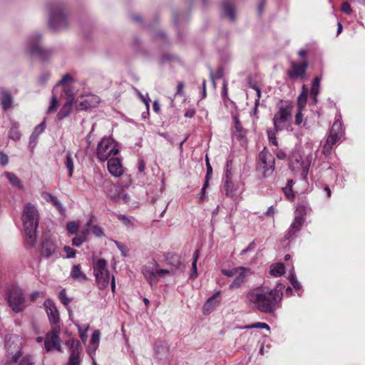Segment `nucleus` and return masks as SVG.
<instances>
[{
	"instance_id": "f257e3e1",
	"label": "nucleus",
	"mask_w": 365,
	"mask_h": 365,
	"mask_svg": "<svg viewBox=\"0 0 365 365\" xmlns=\"http://www.w3.org/2000/svg\"><path fill=\"white\" fill-rule=\"evenodd\" d=\"M284 288V285L280 283L274 289L257 287L247 293V302L262 313L272 314L281 306Z\"/></svg>"
},
{
	"instance_id": "f03ea898",
	"label": "nucleus",
	"mask_w": 365,
	"mask_h": 365,
	"mask_svg": "<svg viewBox=\"0 0 365 365\" xmlns=\"http://www.w3.org/2000/svg\"><path fill=\"white\" fill-rule=\"evenodd\" d=\"M24 227V241L29 247L36 244V230L38 225L39 214L34 205L26 203L23 208L21 217Z\"/></svg>"
},
{
	"instance_id": "7ed1b4c3",
	"label": "nucleus",
	"mask_w": 365,
	"mask_h": 365,
	"mask_svg": "<svg viewBox=\"0 0 365 365\" xmlns=\"http://www.w3.org/2000/svg\"><path fill=\"white\" fill-rule=\"evenodd\" d=\"M48 11V25L52 29L58 31L68 27L70 19L62 3L54 2L50 4Z\"/></svg>"
},
{
	"instance_id": "20e7f679",
	"label": "nucleus",
	"mask_w": 365,
	"mask_h": 365,
	"mask_svg": "<svg viewBox=\"0 0 365 365\" xmlns=\"http://www.w3.org/2000/svg\"><path fill=\"white\" fill-rule=\"evenodd\" d=\"M292 106L286 103L279 106L278 111L274 114L273 123L276 132L288 130L292 120Z\"/></svg>"
},
{
	"instance_id": "39448f33",
	"label": "nucleus",
	"mask_w": 365,
	"mask_h": 365,
	"mask_svg": "<svg viewBox=\"0 0 365 365\" xmlns=\"http://www.w3.org/2000/svg\"><path fill=\"white\" fill-rule=\"evenodd\" d=\"M119 153L117 143L110 137L103 138L97 145L96 156L99 161L105 162L111 155Z\"/></svg>"
},
{
	"instance_id": "423d86ee",
	"label": "nucleus",
	"mask_w": 365,
	"mask_h": 365,
	"mask_svg": "<svg viewBox=\"0 0 365 365\" xmlns=\"http://www.w3.org/2000/svg\"><path fill=\"white\" fill-rule=\"evenodd\" d=\"M312 160V155L310 154L304 158L299 153H294L290 158L289 168L294 173H300L303 180L307 178L309 167Z\"/></svg>"
},
{
	"instance_id": "0eeeda50",
	"label": "nucleus",
	"mask_w": 365,
	"mask_h": 365,
	"mask_svg": "<svg viewBox=\"0 0 365 365\" xmlns=\"http://www.w3.org/2000/svg\"><path fill=\"white\" fill-rule=\"evenodd\" d=\"M275 160L274 157L264 149L259 153L257 170L263 178L271 176L274 170Z\"/></svg>"
},
{
	"instance_id": "6e6552de",
	"label": "nucleus",
	"mask_w": 365,
	"mask_h": 365,
	"mask_svg": "<svg viewBox=\"0 0 365 365\" xmlns=\"http://www.w3.org/2000/svg\"><path fill=\"white\" fill-rule=\"evenodd\" d=\"M106 266L107 262L104 259H99L93 264L96 282L97 287L100 289H104L109 283L110 274Z\"/></svg>"
},
{
	"instance_id": "1a4fd4ad",
	"label": "nucleus",
	"mask_w": 365,
	"mask_h": 365,
	"mask_svg": "<svg viewBox=\"0 0 365 365\" xmlns=\"http://www.w3.org/2000/svg\"><path fill=\"white\" fill-rule=\"evenodd\" d=\"M8 303L16 313L22 312L26 307L23 289L18 287H13L9 292Z\"/></svg>"
},
{
	"instance_id": "9d476101",
	"label": "nucleus",
	"mask_w": 365,
	"mask_h": 365,
	"mask_svg": "<svg viewBox=\"0 0 365 365\" xmlns=\"http://www.w3.org/2000/svg\"><path fill=\"white\" fill-rule=\"evenodd\" d=\"M341 135L342 123L339 120H336L330 130L325 144L323 145L322 153L324 155H329L331 153L333 145L341 138Z\"/></svg>"
},
{
	"instance_id": "9b49d317",
	"label": "nucleus",
	"mask_w": 365,
	"mask_h": 365,
	"mask_svg": "<svg viewBox=\"0 0 365 365\" xmlns=\"http://www.w3.org/2000/svg\"><path fill=\"white\" fill-rule=\"evenodd\" d=\"M41 34L35 33L32 34L27 43V49L31 55H36L42 59L48 57L50 53L45 50L41 45Z\"/></svg>"
},
{
	"instance_id": "f8f14e48",
	"label": "nucleus",
	"mask_w": 365,
	"mask_h": 365,
	"mask_svg": "<svg viewBox=\"0 0 365 365\" xmlns=\"http://www.w3.org/2000/svg\"><path fill=\"white\" fill-rule=\"evenodd\" d=\"M74 101V108L83 110L96 107L100 103V98L98 96L90 94L77 98Z\"/></svg>"
},
{
	"instance_id": "ddd939ff",
	"label": "nucleus",
	"mask_w": 365,
	"mask_h": 365,
	"mask_svg": "<svg viewBox=\"0 0 365 365\" xmlns=\"http://www.w3.org/2000/svg\"><path fill=\"white\" fill-rule=\"evenodd\" d=\"M43 305L52 327H58V324L60 322L59 312L53 301L48 299L44 302Z\"/></svg>"
},
{
	"instance_id": "4468645a",
	"label": "nucleus",
	"mask_w": 365,
	"mask_h": 365,
	"mask_svg": "<svg viewBox=\"0 0 365 365\" xmlns=\"http://www.w3.org/2000/svg\"><path fill=\"white\" fill-rule=\"evenodd\" d=\"M308 63L303 62L301 64H298L295 62L291 63V69L287 71L288 76L293 79L298 78H303L306 73Z\"/></svg>"
},
{
	"instance_id": "2eb2a0df",
	"label": "nucleus",
	"mask_w": 365,
	"mask_h": 365,
	"mask_svg": "<svg viewBox=\"0 0 365 365\" xmlns=\"http://www.w3.org/2000/svg\"><path fill=\"white\" fill-rule=\"evenodd\" d=\"M41 255L46 258L58 257V251L55 242L49 239L45 240L42 243Z\"/></svg>"
},
{
	"instance_id": "dca6fc26",
	"label": "nucleus",
	"mask_w": 365,
	"mask_h": 365,
	"mask_svg": "<svg viewBox=\"0 0 365 365\" xmlns=\"http://www.w3.org/2000/svg\"><path fill=\"white\" fill-rule=\"evenodd\" d=\"M304 222V218L302 216H295L293 222H292L288 231L284 235L286 240H289L297 232H298Z\"/></svg>"
},
{
	"instance_id": "f3484780",
	"label": "nucleus",
	"mask_w": 365,
	"mask_h": 365,
	"mask_svg": "<svg viewBox=\"0 0 365 365\" xmlns=\"http://www.w3.org/2000/svg\"><path fill=\"white\" fill-rule=\"evenodd\" d=\"M107 160L109 173L115 177H120L123 174V168L120 160L118 158H111Z\"/></svg>"
},
{
	"instance_id": "a211bd4d",
	"label": "nucleus",
	"mask_w": 365,
	"mask_h": 365,
	"mask_svg": "<svg viewBox=\"0 0 365 365\" xmlns=\"http://www.w3.org/2000/svg\"><path fill=\"white\" fill-rule=\"evenodd\" d=\"M249 269L245 267V269L240 270L239 272L235 276V279L230 284V289L234 290L241 287L247 281V272Z\"/></svg>"
},
{
	"instance_id": "6ab92c4d",
	"label": "nucleus",
	"mask_w": 365,
	"mask_h": 365,
	"mask_svg": "<svg viewBox=\"0 0 365 365\" xmlns=\"http://www.w3.org/2000/svg\"><path fill=\"white\" fill-rule=\"evenodd\" d=\"M74 98L69 96L57 114L58 120H61L70 115L73 108H74Z\"/></svg>"
},
{
	"instance_id": "aec40b11",
	"label": "nucleus",
	"mask_w": 365,
	"mask_h": 365,
	"mask_svg": "<svg viewBox=\"0 0 365 365\" xmlns=\"http://www.w3.org/2000/svg\"><path fill=\"white\" fill-rule=\"evenodd\" d=\"M59 332V327H53L46 336V337H48V340L53 346L58 351H60L61 349Z\"/></svg>"
},
{
	"instance_id": "412c9836",
	"label": "nucleus",
	"mask_w": 365,
	"mask_h": 365,
	"mask_svg": "<svg viewBox=\"0 0 365 365\" xmlns=\"http://www.w3.org/2000/svg\"><path fill=\"white\" fill-rule=\"evenodd\" d=\"M0 103L4 111L8 110L12 106L13 97L6 90H0Z\"/></svg>"
},
{
	"instance_id": "4be33fe9",
	"label": "nucleus",
	"mask_w": 365,
	"mask_h": 365,
	"mask_svg": "<svg viewBox=\"0 0 365 365\" xmlns=\"http://www.w3.org/2000/svg\"><path fill=\"white\" fill-rule=\"evenodd\" d=\"M42 197L46 201L51 202L53 205L55 206L61 213H63L65 212V208L62 205L60 200L58 199L56 196L53 195L52 193L43 192Z\"/></svg>"
},
{
	"instance_id": "5701e85b",
	"label": "nucleus",
	"mask_w": 365,
	"mask_h": 365,
	"mask_svg": "<svg viewBox=\"0 0 365 365\" xmlns=\"http://www.w3.org/2000/svg\"><path fill=\"white\" fill-rule=\"evenodd\" d=\"M222 15L231 21H235V10L233 5L230 1H226L222 4Z\"/></svg>"
},
{
	"instance_id": "b1692460",
	"label": "nucleus",
	"mask_w": 365,
	"mask_h": 365,
	"mask_svg": "<svg viewBox=\"0 0 365 365\" xmlns=\"http://www.w3.org/2000/svg\"><path fill=\"white\" fill-rule=\"evenodd\" d=\"M78 343L76 346H73L70 351V356L66 365H81V359L80 358V351L78 349Z\"/></svg>"
},
{
	"instance_id": "393cba45",
	"label": "nucleus",
	"mask_w": 365,
	"mask_h": 365,
	"mask_svg": "<svg viewBox=\"0 0 365 365\" xmlns=\"http://www.w3.org/2000/svg\"><path fill=\"white\" fill-rule=\"evenodd\" d=\"M142 272L150 284L153 283L155 284L158 282L155 268L150 266H144L143 267Z\"/></svg>"
},
{
	"instance_id": "a878e982",
	"label": "nucleus",
	"mask_w": 365,
	"mask_h": 365,
	"mask_svg": "<svg viewBox=\"0 0 365 365\" xmlns=\"http://www.w3.org/2000/svg\"><path fill=\"white\" fill-rule=\"evenodd\" d=\"M165 261L168 264L175 269H180L181 266L184 267V265H182L180 261V256L175 253H168L165 255Z\"/></svg>"
},
{
	"instance_id": "bb28decb",
	"label": "nucleus",
	"mask_w": 365,
	"mask_h": 365,
	"mask_svg": "<svg viewBox=\"0 0 365 365\" xmlns=\"http://www.w3.org/2000/svg\"><path fill=\"white\" fill-rule=\"evenodd\" d=\"M71 277L79 282H83L87 279L86 275L81 271V266L79 264H75L72 267Z\"/></svg>"
},
{
	"instance_id": "cd10ccee",
	"label": "nucleus",
	"mask_w": 365,
	"mask_h": 365,
	"mask_svg": "<svg viewBox=\"0 0 365 365\" xmlns=\"http://www.w3.org/2000/svg\"><path fill=\"white\" fill-rule=\"evenodd\" d=\"M4 175L12 186H14L18 189H20V190L24 189V186L21 184L20 180L14 173H10V172H6L4 173Z\"/></svg>"
},
{
	"instance_id": "c85d7f7f",
	"label": "nucleus",
	"mask_w": 365,
	"mask_h": 365,
	"mask_svg": "<svg viewBox=\"0 0 365 365\" xmlns=\"http://www.w3.org/2000/svg\"><path fill=\"white\" fill-rule=\"evenodd\" d=\"M72 77L69 74H66L63 76L61 80H60L58 83L56 84V87L62 86L65 93H66L68 96H73V93L70 91L68 86L66 85V83H68V81H72Z\"/></svg>"
},
{
	"instance_id": "c756f323",
	"label": "nucleus",
	"mask_w": 365,
	"mask_h": 365,
	"mask_svg": "<svg viewBox=\"0 0 365 365\" xmlns=\"http://www.w3.org/2000/svg\"><path fill=\"white\" fill-rule=\"evenodd\" d=\"M200 251L196 250L192 256V272L190 274V277L193 279H195L198 276L197 269V262L199 257Z\"/></svg>"
},
{
	"instance_id": "7c9ffc66",
	"label": "nucleus",
	"mask_w": 365,
	"mask_h": 365,
	"mask_svg": "<svg viewBox=\"0 0 365 365\" xmlns=\"http://www.w3.org/2000/svg\"><path fill=\"white\" fill-rule=\"evenodd\" d=\"M225 190L227 196L232 197L237 190V187L231 180H225Z\"/></svg>"
},
{
	"instance_id": "2f4dec72",
	"label": "nucleus",
	"mask_w": 365,
	"mask_h": 365,
	"mask_svg": "<svg viewBox=\"0 0 365 365\" xmlns=\"http://www.w3.org/2000/svg\"><path fill=\"white\" fill-rule=\"evenodd\" d=\"M19 124L18 123H14L10 128L9 136L10 138L17 140L21 138V133L19 130Z\"/></svg>"
},
{
	"instance_id": "473e14b6",
	"label": "nucleus",
	"mask_w": 365,
	"mask_h": 365,
	"mask_svg": "<svg viewBox=\"0 0 365 365\" xmlns=\"http://www.w3.org/2000/svg\"><path fill=\"white\" fill-rule=\"evenodd\" d=\"M271 274L275 277H279L284 273V266L282 263L272 264L270 268Z\"/></svg>"
},
{
	"instance_id": "72a5a7b5",
	"label": "nucleus",
	"mask_w": 365,
	"mask_h": 365,
	"mask_svg": "<svg viewBox=\"0 0 365 365\" xmlns=\"http://www.w3.org/2000/svg\"><path fill=\"white\" fill-rule=\"evenodd\" d=\"M65 165L68 170V177L71 178L74 169L73 160L71 153L68 152L66 154Z\"/></svg>"
},
{
	"instance_id": "f704fd0d",
	"label": "nucleus",
	"mask_w": 365,
	"mask_h": 365,
	"mask_svg": "<svg viewBox=\"0 0 365 365\" xmlns=\"http://www.w3.org/2000/svg\"><path fill=\"white\" fill-rule=\"evenodd\" d=\"M233 118L235 122V129L236 132L238 133V134L237 135V138L238 139H242L245 138V133L243 130V128L240 123V119L237 115H234Z\"/></svg>"
},
{
	"instance_id": "c9c22d12",
	"label": "nucleus",
	"mask_w": 365,
	"mask_h": 365,
	"mask_svg": "<svg viewBox=\"0 0 365 365\" xmlns=\"http://www.w3.org/2000/svg\"><path fill=\"white\" fill-rule=\"evenodd\" d=\"M252 334V332L248 331L242 333L239 337L236 339L235 344L238 345H246L248 343Z\"/></svg>"
},
{
	"instance_id": "e433bc0d",
	"label": "nucleus",
	"mask_w": 365,
	"mask_h": 365,
	"mask_svg": "<svg viewBox=\"0 0 365 365\" xmlns=\"http://www.w3.org/2000/svg\"><path fill=\"white\" fill-rule=\"evenodd\" d=\"M92 220H89L82 227L80 232L78 233V235L85 238L87 240L88 237L91 234Z\"/></svg>"
},
{
	"instance_id": "4c0bfd02",
	"label": "nucleus",
	"mask_w": 365,
	"mask_h": 365,
	"mask_svg": "<svg viewBox=\"0 0 365 365\" xmlns=\"http://www.w3.org/2000/svg\"><path fill=\"white\" fill-rule=\"evenodd\" d=\"M237 328L240 329H267L268 331L270 329L269 326L267 324L264 323V322H257V323L252 324L251 325H247V326H245V327H237Z\"/></svg>"
},
{
	"instance_id": "58836bf2",
	"label": "nucleus",
	"mask_w": 365,
	"mask_h": 365,
	"mask_svg": "<svg viewBox=\"0 0 365 365\" xmlns=\"http://www.w3.org/2000/svg\"><path fill=\"white\" fill-rule=\"evenodd\" d=\"M46 128V123L43 120L41 122L39 125H38L33 131L32 134L31 135L30 139L31 140H36L38 135L45 130Z\"/></svg>"
},
{
	"instance_id": "ea45409f",
	"label": "nucleus",
	"mask_w": 365,
	"mask_h": 365,
	"mask_svg": "<svg viewBox=\"0 0 365 365\" xmlns=\"http://www.w3.org/2000/svg\"><path fill=\"white\" fill-rule=\"evenodd\" d=\"M320 81H321L320 77L317 76L314 78V79L312 82V88H311V91H310L312 96H317L318 95L319 91Z\"/></svg>"
},
{
	"instance_id": "a19ab883",
	"label": "nucleus",
	"mask_w": 365,
	"mask_h": 365,
	"mask_svg": "<svg viewBox=\"0 0 365 365\" xmlns=\"http://www.w3.org/2000/svg\"><path fill=\"white\" fill-rule=\"evenodd\" d=\"M100 334L101 333L99 330H95L92 334L91 344L93 347L94 351H96L98 346Z\"/></svg>"
},
{
	"instance_id": "79ce46f5",
	"label": "nucleus",
	"mask_w": 365,
	"mask_h": 365,
	"mask_svg": "<svg viewBox=\"0 0 365 365\" xmlns=\"http://www.w3.org/2000/svg\"><path fill=\"white\" fill-rule=\"evenodd\" d=\"M242 269H245V267H237L231 269H222L221 272L224 275L229 277H235L240 270Z\"/></svg>"
},
{
	"instance_id": "37998d69",
	"label": "nucleus",
	"mask_w": 365,
	"mask_h": 365,
	"mask_svg": "<svg viewBox=\"0 0 365 365\" xmlns=\"http://www.w3.org/2000/svg\"><path fill=\"white\" fill-rule=\"evenodd\" d=\"M307 93L302 91L297 98V108L303 109L307 103Z\"/></svg>"
},
{
	"instance_id": "c03bdc74",
	"label": "nucleus",
	"mask_w": 365,
	"mask_h": 365,
	"mask_svg": "<svg viewBox=\"0 0 365 365\" xmlns=\"http://www.w3.org/2000/svg\"><path fill=\"white\" fill-rule=\"evenodd\" d=\"M66 230L70 235L78 234V225L73 221L68 222L66 224Z\"/></svg>"
},
{
	"instance_id": "a18cd8bd",
	"label": "nucleus",
	"mask_w": 365,
	"mask_h": 365,
	"mask_svg": "<svg viewBox=\"0 0 365 365\" xmlns=\"http://www.w3.org/2000/svg\"><path fill=\"white\" fill-rule=\"evenodd\" d=\"M220 295V292H217L214 295L210 297L204 305L205 310H209L212 307L215 305V299L216 297Z\"/></svg>"
},
{
	"instance_id": "49530a36",
	"label": "nucleus",
	"mask_w": 365,
	"mask_h": 365,
	"mask_svg": "<svg viewBox=\"0 0 365 365\" xmlns=\"http://www.w3.org/2000/svg\"><path fill=\"white\" fill-rule=\"evenodd\" d=\"M58 98L56 95L53 94L51 100L50 105L48 108V112L52 113L56 110V108L58 107Z\"/></svg>"
},
{
	"instance_id": "de8ad7c7",
	"label": "nucleus",
	"mask_w": 365,
	"mask_h": 365,
	"mask_svg": "<svg viewBox=\"0 0 365 365\" xmlns=\"http://www.w3.org/2000/svg\"><path fill=\"white\" fill-rule=\"evenodd\" d=\"M88 326L81 327L80 325H78L79 336L83 341H86L87 339V331L88 329Z\"/></svg>"
},
{
	"instance_id": "09e8293b",
	"label": "nucleus",
	"mask_w": 365,
	"mask_h": 365,
	"mask_svg": "<svg viewBox=\"0 0 365 365\" xmlns=\"http://www.w3.org/2000/svg\"><path fill=\"white\" fill-rule=\"evenodd\" d=\"M114 242L117 247L118 248V250L120 251L122 256L127 257L128 251L127 246L116 240H115Z\"/></svg>"
},
{
	"instance_id": "8fccbe9b",
	"label": "nucleus",
	"mask_w": 365,
	"mask_h": 365,
	"mask_svg": "<svg viewBox=\"0 0 365 365\" xmlns=\"http://www.w3.org/2000/svg\"><path fill=\"white\" fill-rule=\"evenodd\" d=\"M59 299L64 305H68L71 302V299L66 295V290L63 289L59 293Z\"/></svg>"
},
{
	"instance_id": "3c124183",
	"label": "nucleus",
	"mask_w": 365,
	"mask_h": 365,
	"mask_svg": "<svg viewBox=\"0 0 365 365\" xmlns=\"http://www.w3.org/2000/svg\"><path fill=\"white\" fill-rule=\"evenodd\" d=\"M86 241L85 238L76 234V237L72 240V245L76 247H80Z\"/></svg>"
},
{
	"instance_id": "603ef678",
	"label": "nucleus",
	"mask_w": 365,
	"mask_h": 365,
	"mask_svg": "<svg viewBox=\"0 0 365 365\" xmlns=\"http://www.w3.org/2000/svg\"><path fill=\"white\" fill-rule=\"evenodd\" d=\"M34 364V361L32 357L29 355H26L20 361L19 365H33Z\"/></svg>"
},
{
	"instance_id": "864d4df0",
	"label": "nucleus",
	"mask_w": 365,
	"mask_h": 365,
	"mask_svg": "<svg viewBox=\"0 0 365 365\" xmlns=\"http://www.w3.org/2000/svg\"><path fill=\"white\" fill-rule=\"evenodd\" d=\"M64 251L66 253V258H73L76 256V251L69 246H65L63 247Z\"/></svg>"
},
{
	"instance_id": "5fc2aeb1",
	"label": "nucleus",
	"mask_w": 365,
	"mask_h": 365,
	"mask_svg": "<svg viewBox=\"0 0 365 365\" xmlns=\"http://www.w3.org/2000/svg\"><path fill=\"white\" fill-rule=\"evenodd\" d=\"M289 281L293 287L297 290L299 291L301 289V284L296 279V277L294 274H291L289 277Z\"/></svg>"
},
{
	"instance_id": "6e6d98bb",
	"label": "nucleus",
	"mask_w": 365,
	"mask_h": 365,
	"mask_svg": "<svg viewBox=\"0 0 365 365\" xmlns=\"http://www.w3.org/2000/svg\"><path fill=\"white\" fill-rule=\"evenodd\" d=\"M341 11L348 15L351 14L353 11L350 4L348 2H344L342 4Z\"/></svg>"
},
{
	"instance_id": "4d7b16f0",
	"label": "nucleus",
	"mask_w": 365,
	"mask_h": 365,
	"mask_svg": "<svg viewBox=\"0 0 365 365\" xmlns=\"http://www.w3.org/2000/svg\"><path fill=\"white\" fill-rule=\"evenodd\" d=\"M302 110L301 108H298V111L297 114L295 115V124L297 125H299L302 124L303 121V115H302Z\"/></svg>"
},
{
	"instance_id": "13d9d810",
	"label": "nucleus",
	"mask_w": 365,
	"mask_h": 365,
	"mask_svg": "<svg viewBox=\"0 0 365 365\" xmlns=\"http://www.w3.org/2000/svg\"><path fill=\"white\" fill-rule=\"evenodd\" d=\"M92 230H93V232L94 233V235L97 237H101L104 235L103 229L101 227H99L98 225H93L92 227Z\"/></svg>"
},
{
	"instance_id": "bf43d9fd",
	"label": "nucleus",
	"mask_w": 365,
	"mask_h": 365,
	"mask_svg": "<svg viewBox=\"0 0 365 365\" xmlns=\"http://www.w3.org/2000/svg\"><path fill=\"white\" fill-rule=\"evenodd\" d=\"M267 135H268L269 142L272 144L277 146L278 145V143H277V138L275 136V133L274 132H272V130H267Z\"/></svg>"
},
{
	"instance_id": "052dcab7",
	"label": "nucleus",
	"mask_w": 365,
	"mask_h": 365,
	"mask_svg": "<svg viewBox=\"0 0 365 365\" xmlns=\"http://www.w3.org/2000/svg\"><path fill=\"white\" fill-rule=\"evenodd\" d=\"M283 190H284L285 195L287 196V197L288 199L290 200V199H293L294 197V195L292 188L291 187H284Z\"/></svg>"
},
{
	"instance_id": "680f3d73",
	"label": "nucleus",
	"mask_w": 365,
	"mask_h": 365,
	"mask_svg": "<svg viewBox=\"0 0 365 365\" xmlns=\"http://www.w3.org/2000/svg\"><path fill=\"white\" fill-rule=\"evenodd\" d=\"M155 351L157 355H161V352L166 353L168 351L167 347L161 344H157L155 348Z\"/></svg>"
},
{
	"instance_id": "e2e57ef3",
	"label": "nucleus",
	"mask_w": 365,
	"mask_h": 365,
	"mask_svg": "<svg viewBox=\"0 0 365 365\" xmlns=\"http://www.w3.org/2000/svg\"><path fill=\"white\" fill-rule=\"evenodd\" d=\"M49 78H50V73L48 72L44 73L39 77L38 82H39V83L43 85L47 82V81L49 79Z\"/></svg>"
},
{
	"instance_id": "0e129e2a",
	"label": "nucleus",
	"mask_w": 365,
	"mask_h": 365,
	"mask_svg": "<svg viewBox=\"0 0 365 365\" xmlns=\"http://www.w3.org/2000/svg\"><path fill=\"white\" fill-rule=\"evenodd\" d=\"M118 199L121 200L124 202L127 203L130 201V197L127 193L121 192L118 194Z\"/></svg>"
},
{
	"instance_id": "69168bd1",
	"label": "nucleus",
	"mask_w": 365,
	"mask_h": 365,
	"mask_svg": "<svg viewBox=\"0 0 365 365\" xmlns=\"http://www.w3.org/2000/svg\"><path fill=\"white\" fill-rule=\"evenodd\" d=\"M255 247V241H252L251 243H250V245L245 249H243L241 252H240V255H245L247 252L254 250Z\"/></svg>"
},
{
	"instance_id": "338daca9",
	"label": "nucleus",
	"mask_w": 365,
	"mask_h": 365,
	"mask_svg": "<svg viewBox=\"0 0 365 365\" xmlns=\"http://www.w3.org/2000/svg\"><path fill=\"white\" fill-rule=\"evenodd\" d=\"M156 273H157V278H158V277H162L166 274H170V272L169 269H156Z\"/></svg>"
},
{
	"instance_id": "774afa93",
	"label": "nucleus",
	"mask_w": 365,
	"mask_h": 365,
	"mask_svg": "<svg viewBox=\"0 0 365 365\" xmlns=\"http://www.w3.org/2000/svg\"><path fill=\"white\" fill-rule=\"evenodd\" d=\"M118 220H120L125 225L128 226L131 224V221L125 215H118Z\"/></svg>"
}]
</instances>
